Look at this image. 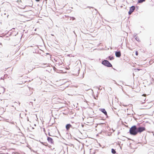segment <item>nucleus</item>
<instances>
[{
	"label": "nucleus",
	"instance_id": "obj_1",
	"mask_svg": "<svg viewBox=\"0 0 154 154\" xmlns=\"http://www.w3.org/2000/svg\"><path fill=\"white\" fill-rule=\"evenodd\" d=\"M129 132L131 134L136 135L137 134V127L135 125L132 126L129 130Z\"/></svg>",
	"mask_w": 154,
	"mask_h": 154
},
{
	"label": "nucleus",
	"instance_id": "obj_2",
	"mask_svg": "<svg viewBox=\"0 0 154 154\" xmlns=\"http://www.w3.org/2000/svg\"><path fill=\"white\" fill-rule=\"evenodd\" d=\"M102 63L104 65L107 67H110L112 66L111 64L107 60H104L102 61Z\"/></svg>",
	"mask_w": 154,
	"mask_h": 154
},
{
	"label": "nucleus",
	"instance_id": "obj_3",
	"mask_svg": "<svg viewBox=\"0 0 154 154\" xmlns=\"http://www.w3.org/2000/svg\"><path fill=\"white\" fill-rule=\"evenodd\" d=\"M146 130L144 127H139L137 128V133H141L142 132Z\"/></svg>",
	"mask_w": 154,
	"mask_h": 154
},
{
	"label": "nucleus",
	"instance_id": "obj_4",
	"mask_svg": "<svg viewBox=\"0 0 154 154\" xmlns=\"http://www.w3.org/2000/svg\"><path fill=\"white\" fill-rule=\"evenodd\" d=\"M135 9V7L134 6H132L130 8L129 11L128 12L129 15H131Z\"/></svg>",
	"mask_w": 154,
	"mask_h": 154
},
{
	"label": "nucleus",
	"instance_id": "obj_5",
	"mask_svg": "<svg viewBox=\"0 0 154 154\" xmlns=\"http://www.w3.org/2000/svg\"><path fill=\"white\" fill-rule=\"evenodd\" d=\"M47 140L48 141L51 143H53L54 141L52 138L49 137H47Z\"/></svg>",
	"mask_w": 154,
	"mask_h": 154
},
{
	"label": "nucleus",
	"instance_id": "obj_6",
	"mask_svg": "<svg viewBox=\"0 0 154 154\" xmlns=\"http://www.w3.org/2000/svg\"><path fill=\"white\" fill-rule=\"evenodd\" d=\"M115 55L117 57H119L121 56V53L120 51H116Z\"/></svg>",
	"mask_w": 154,
	"mask_h": 154
},
{
	"label": "nucleus",
	"instance_id": "obj_7",
	"mask_svg": "<svg viewBox=\"0 0 154 154\" xmlns=\"http://www.w3.org/2000/svg\"><path fill=\"white\" fill-rule=\"evenodd\" d=\"M5 89L4 87H1L0 88V94L4 93L5 92Z\"/></svg>",
	"mask_w": 154,
	"mask_h": 154
},
{
	"label": "nucleus",
	"instance_id": "obj_8",
	"mask_svg": "<svg viewBox=\"0 0 154 154\" xmlns=\"http://www.w3.org/2000/svg\"><path fill=\"white\" fill-rule=\"evenodd\" d=\"M42 66L41 67L42 68H45V67H48L49 66V64L48 63H43L41 65Z\"/></svg>",
	"mask_w": 154,
	"mask_h": 154
},
{
	"label": "nucleus",
	"instance_id": "obj_9",
	"mask_svg": "<svg viewBox=\"0 0 154 154\" xmlns=\"http://www.w3.org/2000/svg\"><path fill=\"white\" fill-rule=\"evenodd\" d=\"M100 110L102 112H103L105 115H107V112L104 109H100Z\"/></svg>",
	"mask_w": 154,
	"mask_h": 154
},
{
	"label": "nucleus",
	"instance_id": "obj_10",
	"mask_svg": "<svg viewBox=\"0 0 154 154\" xmlns=\"http://www.w3.org/2000/svg\"><path fill=\"white\" fill-rule=\"evenodd\" d=\"M72 126L70 124H68L66 125V128L67 131H68L69 128L72 127Z\"/></svg>",
	"mask_w": 154,
	"mask_h": 154
},
{
	"label": "nucleus",
	"instance_id": "obj_11",
	"mask_svg": "<svg viewBox=\"0 0 154 154\" xmlns=\"http://www.w3.org/2000/svg\"><path fill=\"white\" fill-rule=\"evenodd\" d=\"M151 107V106L150 105V106H144L143 108H141V109H149V108H150Z\"/></svg>",
	"mask_w": 154,
	"mask_h": 154
},
{
	"label": "nucleus",
	"instance_id": "obj_12",
	"mask_svg": "<svg viewBox=\"0 0 154 154\" xmlns=\"http://www.w3.org/2000/svg\"><path fill=\"white\" fill-rule=\"evenodd\" d=\"M134 37L135 38V39L137 41H139V38H137L136 36V35H134Z\"/></svg>",
	"mask_w": 154,
	"mask_h": 154
},
{
	"label": "nucleus",
	"instance_id": "obj_13",
	"mask_svg": "<svg viewBox=\"0 0 154 154\" xmlns=\"http://www.w3.org/2000/svg\"><path fill=\"white\" fill-rule=\"evenodd\" d=\"M111 152L113 154H115L116 153V151L115 150L113 149H112Z\"/></svg>",
	"mask_w": 154,
	"mask_h": 154
},
{
	"label": "nucleus",
	"instance_id": "obj_14",
	"mask_svg": "<svg viewBox=\"0 0 154 154\" xmlns=\"http://www.w3.org/2000/svg\"><path fill=\"white\" fill-rule=\"evenodd\" d=\"M145 1V0H139L138 3H142Z\"/></svg>",
	"mask_w": 154,
	"mask_h": 154
},
{
	"label": "nucleus",
	"instance_id": "obj_15",
	"mask_svg": "<svg viewBox=\"0 0 154 154\" xmlns=\"http://www.w3.org/2000/svg\"><path fill=\"white\" fill-rule=\"evenodd\" d=\"M109 58L110 60H112L113 59V57L109 56Z\"/></svg>",
	"mask_w": 154,
	"mask_h": 154
},
{
	"label": "nucleus",
	"instance_id": "obj_16",
	"mask_svg": "<svg viewBox=\"0 0 154 154\" xmlns=\"http://www.w3.org/2000/svg\"><path fill=\"white\" fill-rule=\"evenodd\" d=\"M72 20H75V18L74 17H72Z\"/></svg>",
	"mask_w": 154,
	"mask_h": 154
},
{
	"label": "nucleus",
	"instance_id": "obj_17",
	"mask_svg": "<svg viewBox=\"0 0 154 154\" xmlns=\"http://www.w3.org/2000/svg\"><path fill=\"white\" fill-rule=\"evenodd\" d=\"M136 54L137 55H138V53L137 52V51H136Z\"/></svg>",
	"mask_w": 154,
	"mask_h": 154
},
{
	"label": "nucleus",
	"instance_id": "obj_18",
	"mask_svg": "<svg viewBox=\"0 0 154 154\" xmlns=\"http://www.w3.org/2000/svg\"><path fill=\"white\" fill-rule=\"evenodd\" d=\"M146 94H143L142 95V96H145H145H146Z\"/></svg>",
	"mask_w": 154,
	"mask_h": 154
},
{
	"label": "nucleus",
	"instance_id": "obj_19",
	"mask_svg": "<svg viewBox=\"0 0 154 154\" xmlns=\"http://www.w3.org/2000/svg\"><path fill=\"white\" fill-rule=\"evenodd\" d=\"M40 0H35V1L37 2H39L40 1Z\"/></svg>",
	"mask_w": 154,
	"mask_h": 154
},
{
	"label": "nucleus",
	"instance_id": "obj_20",
	"mask_svg": "<svg viewBox=\"0 0 154 154\" xmlns=\"http://www.w3.org/2000/svg\"><path fill=\"white\" fill-rule=\"evenodd\" d=\"M48 135L50 136H51V135H50V133L49 132L48 133Z\"/></svg>",
	"mask_w": 154,
	"mask_h": 154
},
{
	"label": "nucleus",
	"instance_id": "obj_21",
	"mask_svg": "<svg viewBox=\"0 0 154 154\" xmlns=\"http://www.w3.org/2000/svg\"><path fill=\"white\" fill-rule=\"evenodd\" d=\"M1 79H3V78L2 77H1Z\"/></svg>",
	"mask_w": 154,
	"mask_h": 154
},
{
	"label": "nucleus",
	"instance_id": "obj_22",
	"mask_svg": "<svg viewBox=\"0 0 154 154\" xmlns=\"http://www.w3.org/2000/svg\"><path fill=\"white\" fill-rule=\"evenodd\" d=\"M44 131H45V128H44Z\"/></svg>",
	"mask_w": 154,
	"mask_h": 154
},
{
	"label": "nucleus",
	"instance_id": "obj_23",
	"mask_svg": "<svg viewBox=\"0 0 154 154\" xmlns=\"http://www.w3.org/2000/svg\"><path fill=\"white\" fill-rule=\"evenodd\" d=\"M143 99H144L145 100L146 99V98H143Z\"/></svg>",
	"mask_w": 154,
	"mask_h": 154
}]
</instances>
